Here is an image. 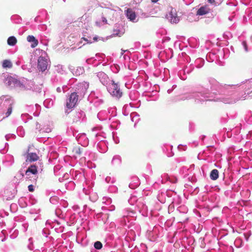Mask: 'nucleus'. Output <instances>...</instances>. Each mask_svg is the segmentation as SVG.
<instances>
[{
  "mask_svg": "<svg viewBox=\"0 0 252 252\" xmlns=\"http://www.w3.org/2000/svg\"><path fill=\"white\" fill-rule=\"evenodd\" d=\"M209 86L207 88H202L197 91L185 94L181 98L182 100L194 99L195 101L201 102L205 100H213L211 97L213 94L218 93L219 96L216 97L217 101L225 104L236 103L240 98L235 95L234 89L236 85H222L214 78L208 79Z\"/></svg>",
  "mask_w": 252,
  "mask_h": 252,
  "instance_id": "obj_1",
  "label": "nucleus"
},
{
  "mask_svg": "<svg viewBox=\"0 0 252 252\" xmlns=\"http://www.w3.org/2000/svg\"><path fill=\"white\" fill-rule=\"evenodd\" d=\"M35 54L40 55L38 59V69L42 72L45 71L48 66L46 53L42 50L36 49L35 52Z\"/></svg>",
  "mask_w": 252,
  "mask_h": 252,
  "instance_id": "obj_2",
  "label": "nucleus"
},
{
  "mask_svg": "<svg viewBox=\"0 0 252 252\" xmlns=\"http://www.w3.org/2000/svg\"><path fill=\"white\" fill-rule=\"evenodd\" d=\"M106 87L108 92L112 96L118 99L122 97L123 92L118 83H116L114 80H112Z\"/></svg>",
  "mask_w": 252,
  "mask_h": 252,
  "instance_id": "obj_3",
  "label": "nucleus"
},
{
  "mask_svg": "<svg viewBox=\"0 0 252 252\" xmlns=\"http://www.w3.org/2000/svg\"><path fill=\"white\" fill-rule=\"evenodd\" d=\"M76 94L72 92L68 96L66 101V107L68 109H72L77 105L79 99L81 98Z\"/></svg>",
  "mask_w": 252,
  "mask_h": 252,
  "instance_id": "obj_4",
  "label": "nucleus"
},
{
  "mask_svg": "<svg viewBox=\"0 0 252 252\" xmlns=\"http://www.w3.org/2000/svg\"><path fill=\"white\" fill-rule=\"evenodd\" d=\"M89 83L87 82H83L77 84L76 86L75 91L73 92L81 98L83 97L89 88Z\"/></svg>",
  "mask_w": 252,
  "mask_h": 252,
  "instance_id": "obj_5",
  "label": "nucleus"
},
{
  "mask_svg": "<svg viewBox=\"0 0 252 252\" xmlns=\"http://www.w3.org/2000/svg\"><path fill=\"white\" fill-rule=\"evenodd\" d=\"M166 19L172 24L178 23L180 20V17L177 15L176 9L171 8L170 11L166 15Z\"/></svg>",
  "mask_w": 252,
  "mask_h": 252,
  "instance_id": "obj_6",
  "label": "nucleus"
},
{
  "mask_svg": "<svg viewBox=\"0 0 252 252\" xmlns=\"http://www.w3.org/2000/svg\"><path fill=\"white\" fill-rule=\"evenodd\" d=\"M121 11V9L118 7H116V9L111 8L109 7H105L102 11V14L107 17L110 19H112L117 16V11Z\"/></svg>",
  "mask_w": 252,
  "mask_h": 252,
  "instance_id": "obj_7",
  "label": "nucleus"
},
{
  "mask_svg": "<svg viewBox=\"0 0 252 252\" xmlns=\"http://www.w3.org/2000/svg\"><path fill=\"white\" fill-rule=\"evenodd\" d=\"M37 167L34 165H32L26 171L25 175L26 177H28L30 174H32L33 176V181L36 182L37 178Z\"/></svg>",
  "mask_w": 252,
  "mask_h": 252,
  "instance_id": "obj_8",
  "label": "nucleus"
},
{
  "mask_svg": "<svg viewBox=\"0 0 252 252\" xmlns=\"http://www.w3.org/2000/svg\"><path fill=\"white\" fill-rule=\"evenodd\" d=\"M23 90H32L33 91L38 92L41 90V88L35 86L34 82L32 80H27L24 82Z\"/></svg>",
  "mask_w": 252,
  "mask_h": 252,
  "instance_id": "obj_9",
  "label": "nucleus"
},
{
  "mask_svg": "<svg viewBox=\"0 0 252 252\" xmlns=\"http://www.w3.org/2000/svg\"><path fill=\"white\" fill-rule=\"evenodd\" d=\"M96 76L100 82L104 86H107L109 82L108 75L104 72L100 71L96 73Z\"/></svg>",
  "mask_w": 252,
  "mask_h": 252,
  "instance_id": "obj_10",
  "label": "nucleus"
},
{
  "mask_svg": "<svg viewBox=\"0 0 252 252\" xmlns=\"http://www.w3.org/2000/svg\"><path fill=\"white\" fill-rule=\"evenodd\" d=\"M100 37L95 35L94 36L93 40H92V37L90 36H86V35H84V36L81 38V40H83L85 41V43H83V45L86 44V43H92L94 42H96L99 39Z\"/></svg>",
  "mask_w": 252,
  "mask_h": 252,
  "instance_id": "obj_11",
  "label": "nucleus"
},
{
  "mask_svg": "<svg viewBox=\"0 0 252 252\" xmlns=\"http://www.w3.org/2000/svg\"><path fill=\"white\" fill-rule=\"evenodd\" d=\"M11 100L12 101V103H10L8 101H4L3 105H8V108L7 109L6 112L5 113V117H9L12 113L13 110V105H14V102L13 99L11 97Z\"/></svg>",
  "mask_w": 252,
  "mask_h": 252,
  "instance_id": "obj_12",
  "label": "nucleus"
},
{
  "mask_svg": "<svg viewBox=\"0 0 252 252\" xmlns=\"http://www.w3.org/2000/svg\"><path fill=\"white\" fill-rule=\"evenodd\" d=\"M126 16L130 21L133 22H135L137 21L136 20V16L135 13L131 9L128 8L126 10Z\"/></svg>",
  "mask_w": 252,
  "mask_h": 252,
  "instance_id": "obj_13",
  "label": "nucleus"
},
{
  "mask_svg": "<svg viewBox=\"0 0 252 252\" xmlns=\"http://www.w3.org/2000/svg\"><path fill=\"white\" fill-rule=\"evenodd\" d=\"M27 39L29 42L31 43V47L32 48H35L38 44V40L33 35H28Z\"/></svg>",
  "mask_w": 252,
  "mask_h": 252,
  "instance_id": "obj_14",
  "label": "nucleus"
},
{
  "mask_svg": "<svg viewBox=\"0 0 252 252\" xmlns=\"http://www.w3.org/2000/svg\"><path fill=\"white\" fill-rule=\"evenodd\" d=\"M162 180L161 182L162 183H164L165 182L164 181V180L165 181H168L170 183H175L177 181V179L174 177H172L169 176L167 174L164 173L161 176Z\"/></svg>",
  "mask_w": 252,
  "mask_h": 252,
  "instance_id": "obj_15",
  "label": "nucleus"
},
{
  "mask_svg": "<svg viewBox=\"0 0 252 252\" xmlns=\"http://www.w3.org/2000/svg\"><path fill=\"white\" fill-rule=\"evenodd\" d=\"M38 158V157L36 154L34 153H31L27 156V161L32 162L37 160Z\"/></svg>",
  "mask_w": 252,
  "mask_h": 252,
  "instance_id": "obj_16",
  "label": "nucleus"
},
{
  "mask_svg": "<svg viewBox=\"0 0 252 252\" xmlns=\"http://www.w3.org/2000/svg\"><path fill=\"white\" fill-rule=\"evenodd\" d=\"M209 9L206 6H202L199 8L197 11L196 15L199 16H203L208 13Z\"/></svg>",
  "mask_w": 252,
  "mask_h": 252,
  "instance_id": "obj_17",
  "label": "nucleus"
},
{
  "mask_svg": "<svg viewBox=\"0 0 252 252\" xmlns=\"http://www.w3.org/2000/svg\"><path fill=\"white\" fill-rule=\"evenodd\" d=\"M16 80V79L12 77H8L5 80V84L11 88H14Z\"/></svg>",
  "mask_w": 252,
  "mask_h": 252,
  "instance_id": "obj_18",
  "label": "nucleus"
},
{
  "mask_svg": "<svg viewBox=\"0 0 252 252\" xmlns=\"http://www.w3.org/2000/svg\"><path fill=\"white\" fill-rule=\"evenodd\" d=\"M16 80V79L12 77H8L5 80V84L11 88H14Z\"/></svg>",
  "mask_w": 252,
  "mask_h": 252,
  "instance_id": "obj_19",
  "label": "nucleus"
},
{
  "mask_svg": "<svg viewBox=\"0 0 252 252\" xmlns=\"http://www.w3.org/2000/svg\"><path fill=\"white\" fill-rule=\"evenodd\" d=\"M130 117L131 121L135 123L134 124V126H135L136 124L138 122L140 118H139V115L137 114L136 112H133L131 113L130 114Z\"/></svg>",
  "mask_w": 252,
  "mask_h": 252,
  "instance_id": "obj_20",
  "label": "nucleus"
},
{
  "mask_svg": "<svg viewBox=\"0 0 252 252\" xmlns=\"http://www.w3.org/2000/svg\"><path fill=\"white\" fill-rule=\"evenodd\" d=\"M210 178L212 180H216L219 178V171L217 169H214L211 172Z\"/></svg>",
  "mask_w": 252,
  "mask_h": 252,
  "instance_id": "obj_21",
  "label": "nucleus"
},
{
  "mask_svg": "<svg viewBox=\"0 0 252 252\" xmlns=\"http://www.w3.org/2000/svg\"><path fill=\"white\" fill-rule=\"evenodd\" d=\"M121 163V158L120 156L116 155L114 156L112 160V163L113 165H120Z\"/></svg>",
  "mask_w": 252,
  "mask_h": 252,
  "instance_id": "obj_22",
  "label": "nucleus"
},
{
  "mask_svg": "<svg viewBox=\"0 0 252 252\" xmlns=\"http://www.w3.org/2000/svg\"><path fill=\"white\" fill-rule=\"evenodd\" d=\"M17 39L14 36H11L7 39V44L10 46H14L17 43Z\"/></svg>",
  "mask_w": 252,
  "mask_h": 252,
  "instance_id": "obj_23",
  "label": "nucleus"
},
{
  "mask_svg": "<svg viewBox=\"0 0 252 252\" xmlns=\"http://www.w3.org/2000/svg\"><path fill=\"white\" fill-rule=\"evenodd\" d=\"M191 69L188 68H186L183 70L179 71V72L178 73V75H179V76H180L181 79L185 80L186 79V76H182V73L185 74L186 73L189 74V73L191 72Z\"/></svg>",
  "mask_w": 252,
  "mask_h": 252,
  "instance_id": "obj_24",
  "label": "nucleus"
},
{
  "mask_svg": "<svg viewBox=\"0 0 252 252\" xmlns=\"http://www.w3.org/2000/svg\"><path fill=\"white\" fill-rule=\"evenodd\" d=\"M8 101L10 103H12L11 97L8 95H2L0 97V105L3 104L4 101Z\"/></svg>",
  "mask_w": 252,
  "mask_h": 252,
  "instance_id": "obj_25",
  "label": "nucleus"
},
{
  "mask_svg": "<svg viewBox=\"0 0 252 252\" xmlns=\"http://www.w3.org/2000/svg\"><path fill=\"white\" fill-rule=\"evenodd\" d=\"M36 128L37 129H39V131L42 130L43 132H45L46 133H48V132H50L51 131V129L49 127H47L46 128H45L44 129L40 128V125H39L38 123H37V122L36 123Z\"/></svg>",
  "mask_w": 252,
  "mask_h": 252,
  "instance_id": "obj_26",
  "label": "nucleus"
},
{
  "mask_svg": "<svg viewBox=\"0 0 252 252\" xmlns=\"http://www.w3.org/2000/svg\"><path fill=\"white\" fill-rule=\"evenodd\" d=\"M21 118L25 123H27L28 120L32 119V117L28 113H24L21 115Z\"/></svg>",
  "mask_w": 252,
  "mask_h": 252,
  "instance_id": "obj_27",
  "label": "nucleus"
},
{
  "mask_svg": "<svg viewBox=\"0 0 252 252\" xmlns=\"http://www.w3.org/2000/svg\"><path fill=\"white\" fill-rule=\"evenodd\" d=\"M9 160H6L3 162L4 165L7 167L12 165L14 162V159L13 158V157H9Z\"/></svg>",
  "mask_w": 252,
  "mask_h": 252,
  "instance_id": "obj_28",
  "label": "nucleus"
},
{
  "mask_svg": "<svg viewBox=\"0 0 252 252\" xmlns=\"http://www.w3.org/2000/svg\"><path fill=\"white\" fill-rule=\"evenodd\" d=\"M2 66L4 68L11 67H12V63L9 60H5L3 61Z\"/></svg>",
  "mask_w": 252,
  "mask_h": 252,
  "instance_id": "obj_29",
  "label": "nucleus"
},
{
  "mask_svg": "<svg viewBox=\"0 0 252 252\" xmlns=\"http://www.w3.org/2000/svg\"><path fill=\"white\" fill-rule=\"evenodd\" d=\"M78 139V141L80 142L82 139L84 140L85 144L88 143V138L86 136V134L85 133L82 134L79 137H78V136L76 137Z\"/></svg>",
  "mask_w": 252,
  "mask_h": 252,
  "instance_id": "obj_30",
  "label": "nucleus"
},
{
  "mask_svg": "<svg viewBox=\"0 0 252 252\" xmlns=\"http://www.w3.org/2000/svg\"><path fill=\"white\" fill-rule=\"evenodd\" d=\"M15 84V86L14 88H19L21 90H23V85H24V82H21V81L18 80L17 79L16 80Z\"/></svg>",
  "mask_w": 252,
  "mask_h": 252,
  "instance_id": "obj_31",
  "label": "nucleus"
},
{
  "mask_svg": "<svg viewBox=\"0 0 252 252\" xmlns=\"http://www.w3.org/2000/svg\"><path fill=\"white\" fill-rule=\"evenodd\" d=\"M82 149L79 146H76L73 149V152L77 155H80L82 152Z\"/></svg>",
  "mask_w": 252,
  "mask_h": 252,
  "instance_id": "obj_32",
  "label": "nucleus"
},
{
  "mask_svg": "<svg viewBox=\"0 0 252 252\" xmlns=\"http://www.w3.org/2000/svg\"><path fill=\"white\" fill-rule=\"evenodd\" d=\"M17 134L21 137H24L25 135V131L22 127H18L17 129Z\"/></svg>",
  "mask_w": 252,
  "mask_h": 252,
  "instance_id": "obj_33",
  "label": "nucleus"
},
{
  "mask_svg": "<svg viewBox=\"0 0 252 252\" xmlns=\"http://www.w3.org/2000/svg\"><path fill=\"white\" fill-rule=\"evenodd\" d=\"M83 72H84V68L83 67H77L75 71L74 74L76 76H79L80 74H82L83 73Z\"/></svg>",
  "mask_w": 252,
  "mask_h": 252,
  "instance_id": "obj_34",
  "label": "nucleus"
},
{
  "mask_svg": "<svg viewBox=\"0 0 252 252\" xmlns=\"http://www.w3.org/2000/svg\"><path fill=\"white\" fill-rule=\"evenodd\" d=\"M94 247L97 250H100L102 247V244L100 242L96 241L94 244Z\"/></svg>",
  "mask_w": 252,
  "mask_h": 252,
  "instance_id": "obj_35",
  "label": "nucleus"
},
{
  "mask_svg": "<svg viewBox=\"0 0 252 252\" xmlns=\"http://www.w3.org/2000/svg\"><path fill=\"white\" fill-rule=\"evenodd\" d=\"M16 137L15 135L13 134H7L5 136V139L7 141H8L10 138H12L13 139H15Z\"/></svg>",
  "mask_w": 252,
  "mask_h": 252,
  "instance_id": "obj_36",
  "label": "nucleus"
},
{
  "mask_svg": "<svg viewBox=\"0 0 252 252\" xmlns=\"http://www.w3.org/2000/svg\"><path fill=\"white\" fill-rule=\"evenodd\" d=\"M56 70L61 73H63V66L61 65H58L56 66Z\"/></svg>",
  "mask_w": 252,
  "mask_h": 252,
  "instance_id": "obj_37",
  "label": "nucleus"
},
{
  "mask_svg": "<svg viewBox=\"0 0 252 252\" xmlns=\"http://www.w3.org/2000/svg\"><path fill=\"white\" fill-rule=\"evenodd\" d=\"M96 57L98 60H101L105 57V55L103 54H96Z\"/></svg>",
  "mask_w": 252,
  "mask_h": 252,
  "instance_id": "obj_38",
  "label": "nucleus"
},
{
  "mask_svg": "<svg viewBox=\"0 0 252 252\" xmlns=\"http://www.w3.org/2000/svg\"><path fill=\"white\" fill-rule=\"evenodd\" d=\"M26 178L28 181H31L32 183L36 184V182H33V176L32 174H30L29 176L26 177Z\"/></svg>",
  "mask_w": 252,
  "mask_h": 252,
  "instance_id": "obj_39",
  "label": "nucleus"
},
{
  "mask_svg": "<svg viewBox=\"0 0 252 252\" xmlns=\"http://www.w3.org/2000/svg\"><path fill=\"white\" fill-rule=\"evenodd\" d=\"M28 188L29 191L30 192H33L34 190L35 187L33 185H29Z\"/></svg>",
  "mask_w": 252,
  "mask_h": 252,
  "instance_id": "obj_40",
  "label": "nucleus"
},
{
  "mask_svg": "<svg viewBox=\"0 0 252 252\" xmlns=\"http://www.w3.org/2000/svg\"><path fill=\"white\" fill-rule=\"evenodd\" d=\"M96 60V59H94V58H89V59H88L87 60H86V63H87L88 64H93L94 63H93V61H95Z\"/></svg>",
  "mask_w": 252,
  "mask_h": 252,
  "instance_id": "obj_41",
  "label": "nucleus"
},
{
  "mask_svg": "<svg viewBox=\"0 0 252 252\" xmlns=\"http://www.w3.org/2000/svg\"><path fill=\"white\" fill-rule=\"evenodd\" d=\"M242 45L244 48L245 51L247 52L248 51V46L246 41L242 42Z\"/></svg>",
  "mask_w": 252,
  "mask_h": 252,
  "instance_id": "obj_42",
  "label": "nucleus"
},
{
  "mask_svg": "<svg viewBox=\"0 0 252 252\" xmlns=\"http://www.w3.org/2000/svg\"><path fill=\"white\" fill-rule=\"evenodd\" d=\"M103 113V112H100L97 114V117L99 120H104L105 119V118H101V115H102Z\"/></svg>",
  "mask_w": 252,
  "mask_h": 252,
  "instance_id": "obj_43",
  "label": "nucleus"
},
{
  "mask_svg": "<svg viewBox=\"0 0 252 252\" xmlns=\"http://www.w3.org/2000/svg\"><path fill=\"white\" fill-rule=\"evenodd\" d=\"M105 15H102V16L101 17V19H102V21L103 22V23L104 24H106L107 23V20H106V18L105 17Z\"/></svg>",
  "mask_w": 252,
  "mask_h": 252,
  "instance_id": "obj_44",
  "label": "nucleus"
},
{
  "mask_svg": "<svg viewBox=\"0 0 252 252\" xmlns=\"http://www.w3.org/2000/svg\"><path fill=\"white\" fill-rule=\"evenodd\" d=\"M99 6L102 8L104 9L105 8V7H108L107 6H106V4L104 3H101L100 4H99Z\"/></svg>",
  "mask_w": 252,
  "mask_h": 252,
  "instance_id": "obj_45",
  "label": "nucleus"
},
{
  "mask_svg": "<svg viewBox=\"0 0 252 252\" xmlns=\"http://www.w3.org/2000/svg\"><path fill=\"white\" fill-rule=\"evenodd\" d=\"M56 90H57V92L58 93H61V92H63L62 88H61V87H58L57 88Z\"/></svg>",
  "mask_w": 252,
  "mask_h": 252,
  "instance_id": "obj_46",
  "label": "nucleus"
},
{
  "mask_svg": "<svg viewBox=\"0 0 252 252\" xmlns=\"http://www.w3.org/2000/svg\"><path fill=\"white\" fill-rule=\"evenodd\" d=\"M62 88L63 93H65L66 92V89L67 88V86L65 85H64Z\"/></svg>",
  "mask_w": 252,
  "mask_h": 252,
  "instance_id": "obj_47",
  "label": "nucleus"
},
{
  "mask_svg": "<svg viewBox=\"0 0 252 252\" xmlns=\"http://www.w3.org/2000/svg\"><path fill=\"white\" fill-rule=\"evenodd\" d=\"M19 173H20V177H24V175L23 174V172L22 171H20Z\"/></svg>",
  "mask_w": 252,
  "mask_h": 252,
  "instance_id": "obj_48",
  "label": "nucleus"
},
{
  "mask_svg": "<svg viewBox=\"0 0 252 252\" xmlns=\"http://www.w3.org/2000/svg\"><path fill=\"white\" fill-rule=\"evenodd\" d=\"M183 0L186 1V0ZM192 2V0H189V2H186V4L188 5V4H189L190 3H191Z\"/></svg>",
  "mask_w": 252,
  "mask_h": 252,
  "instance_id": "obj_49",
  "label": "nucleus"
},
{
  "mask_svg": "<svg viewBox=\"0 0 252 252\" xmlns=\"http://www.w3.org/2000/svg\"><path fill=\"white\" fill-rule=\"evenodd\" d=\"M208 2L210 3H213L215 2L214 0H208Z\"/></svg>",
  "mask_w": 252,
  "mask_h": 252,
  "instance_id": "obj_50",
  "label": "nucleus"
},
{
  "mask_svg": "<svg viewBox=\"0 0 252 252\" xmlns=\"http://www.w3.org/2000/svg\"><path fill=\"white\" fill-rule=\"evenodd\" d=\"M151 0L153 3H156L158 1V0Z\"/></svg>",
  "mask_w": 252,
  "mask_h": 252,
  "instance_id": "obj_51",
  "label": "nucleus"
},
{
  "mask_svg": "<svg viewBox=\"0 0 252 252\" xmlns=\"http://www.w3.org/2000/svg\"><path fill=\"white\" fill-rule=\"evenodd\" d=\"M121 51H122V52H121V54L122 55L124 54V53H125L126 51V50H124L123 49H122Z\"/></svg>",
  "mask_w": 252,
  "mask_h": 252,
  "instance_id": "obj_52",
  "label": "nucleus"
},
{
  "mask_svg": "<svg viewBox=\"0 0 252 252\" xmlns=\"http://www.w3.org/2000/svg\"><path fill=\"white\" fill-rule=\"evenodd\" d=\"M110 178L109 177H106V179H105V180H106V181L107 182H108L109 180H110Z\"/></svg>",
  "mask_w": 252,
  "mask_h": 252,
  "instance_id": "obj_53",
  "label": "nucleus"
},
{
  "mask_svg": "<svg viewBox=\"0 0 252 252\" xmlns=\"http://www.w3.org/2000/svg\"><path fill=\"white\" fill-rule=\"evenodd\" d=\"M210 56H211V54H207V55L206 58H207V60H208V58L209 57H210Z\"/></svg>",
  "mask_w": 252,
  "mask_h": 252,
  "instance_id": "obj_54",
  "label": "nucleus"
},
{
  "mask_svg": "<svg viewBox=\"0 0 252 252\" xmlns=\"http://www.w3.org/2000/svg\"><path fill=\"white\" fill-rule=\"evenodd\" d=\"M115 34L117 35H119V36H121V34H122V33H121V34H119L118 33H115Z\"/></svg>",
  "mask_w": 252,
  "mask_h": 252,
  "instance_id": "obj_55",
  "label": "nucleus"
},
{
  "mask_svg": "<svg viewBox=\"0 0 252 252\" xmlns=\"http://www.w3.org/2000/svg\"><path fill=\"white\" fill-rule=\"evenodd\" d=\"M171 91H172V90H171L169 89V90H168L167 92H168L169 94H170V93L171 92Z\"/></svg>",
  "mask_w": 252,
  "mask_h": 252,
  "instance_id": "obj_56",
  "label": "nucleus"
},
{
  "mask_svg": "<svg viewBox=\"0 0 252 252\" xmlns=\"http://www.w3.org/2000/svg\"><path fill=\"white\" fill-rule=\"evenodd\" d=\"M205 136L204 135L202 136V137H201V139H202V140H204V139L205 138Z\"/></svg>",
  "mask_w": 252,
  "mask_h": 252,
  "instance_id": "obj_57",
  "label": "nucleus"
},
{
  "mask_svg": "<svg viewBox=\"0 0 252 252\" xmlns=\"http://www.w3.org/2000/svg\"><path fill=\"white\" fill-rule=\"evenodd\" d=\"M129 187L130 188H131V189H133V187H132V185H131V184H129Z\"/></svg>",
  "mask_w": 252,
  "mask_h": 252,
  "instance_id": "obj_58",
  "label": "nucleus"
},
{
  "mask_svg": "<svg viewBox=\"0 0 252 252\" xmlns=\"http://www.w3.org/2000/svg\"><path fill=\"white\" fill-rule=\"evenodd\" d=\"M28 247H29V249L30 250H32V248H31V247L30 246H28Z\"/></svg>",
  "mask_w": 252,
  "mask_h": 252,
  "instance_id": "obj_59",
  "label": "nucleus"
},
{
  "mask_svg": "<svg viewBox=\"0 0 252 252\" xmlns=\"http://www.w3.org/2000/svg\"><path fill=\"white\" fill-rule=\"evenodd\" d=\"M65 113H69V112H67V110H66L65 111Z\"/></svg>",
  "mask_w": 252,
  "mask_h": 252,
  "instance_id": "obj_60",
  "label": "nucleus"
},
{
  "mask_svg": "<svg viewBox=\"0 0 252 252\" xmlns=\"http://www.w3.org/2000/svg\"><path fill=\"white\" fill-rule=\"evenodd\" d=\"M114 208H115V207H113V208L111 209V210H114Z\"/></svg>",
  "mask_w": 252,
  "mask_h": 252,
  "instance_id": "obj_61",
  "label": "nucleus"
},
{
  "mask_svg": "<svg viewBox=\"0 0 252 252\" xmlns=\"http://www.w3.org/2000/svg\"><path fill=\"white\" fill-rule=\"evenodd\" d=\"M100 63H99L98 64H97L96 65H94V66H98L99 64Z\"/></svg>",
  "mask_w": 252,
  "mask_h": 252,
  "instance_id": "obj_62",
  "label": "nucleus"
},
{
  "mask_svg": "<svg viewBox=\"0 0 252 252\" xmlns=\"http://www.w3.org/2000/svg\"><path fill=\"white\" fill-rule=\"evenodd\" d=\"M126 216L125 215H124L123 216V217H125Z\"/></svg>",
  "mask_w": 252,
  "mask_h": 252,
  "instance_id": "obj_63",
  "label": "nucleus"
},
{
  "mask_svg": "<svg viewBox=\"0 0 252 252\" xmlns=\"http://www.w3.org/2000/svg\"><path fill=\"white\" fill-rule=\"evenodd\" d=\"M4 241V239H1V241L3 242Z\"/></svg>",
  "mask_w": 252,
  "mask_h": 252,
  "instance_id": "obj_64",
  "label": "nucleus"
}]
</instances>
